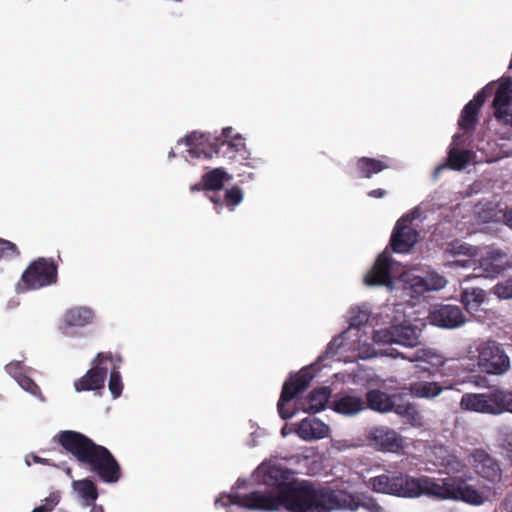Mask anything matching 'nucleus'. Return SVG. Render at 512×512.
I'll return each mask as SVG.
<instances>
[{"mask_svg":"<svg viewBox=\"0 0 512 512\" xmlns=\"http://www.w3.org/2000/svg\"><path fill=\"white\" fill-rule=\"evenodd\" d=\"M312 379L313 375L307 369H302L284 382L277 403L279 416L283 420H288L295 415V410L286 409L285 404L293 400L298 394L303 393L309 387Z\"/></svg>","mask_w":512,"mask_h":512,"instance_id":"7","label":"nucleus"},{"mask_svg":"<svg viewBox=\"0 0 512 512\" xmlns=\"http://www.w3.org/2000/svg\"><path fill=\"white\" fill-rule=\"evenodd\" d=\"M494 116L497 121L512 125V101L510 84H500L493 100Z\"/></svg>","mask_w":512,"mask_h":512,"instance_id":"20","label":"nucleus"},{"mask_svg":"<svg viewBox=\"0 0 512 512\" xmlns=\"http://www.w3.org/2000/svg\"><path fill=\"white\" fill-rule=\"evenodd\" d=\"M20 255V251L13 242L0 238V260H9Z\"/></svg>","mask_w":512,"mask_h":512,"instance_id":"41","label":"nucleus"},{"mask_svg":"<svg viewBox=\"0 0 512 512\" xmlns=\"http://www.w3.org/2000/svg\"><path fill=\"white\" fill-rule=\"evenodd\" d=\"M362 321H360L358 324H360ZM357 323L355 321L352 322V325H356Z\"/></svg>","mask_w":512,"mask_h":512,"instance_id":"55","label":"nucleus"},{"mask_svg":"<svg viewBox=\"0 0 512 512\" xmlns=\"http://www.w3.org/2000/svg\"><path fill=\"white\" fill-rule=\"evenodd\" d=\"M58 279V268L54 260L40 257L32 261L22 273L16 291L22 293L55 284Z\"/></svg>","mask_w":512,"mask_h":512,"instance_id":"4","label":"nucleus"},{"mask_svg":"<svg viewBox=\"0 0 512 512\" xmlns=\"http://www.w3.org/2000/svg\"><path fill=\"white\" fill-rule=\"evenodd\" d=\"M367 440L378 451L398 453L403 449L402 437L389 427L372 428L367 435Z\"/></svg>","mask_w":512,"mask_h":512,"instance_id":"15","label":"nucleus"},{"mask_svg":"<svg viewBox=\"0 0 512 512\" xmlns=\"http://www.w3.org/2000/svg\"><path fill=\"white\" fill-rule=\"evenodd\" d=\"M242 200L243 192L238 186H233L232 188L226 190L224 194L225 205L229 207L231 210H233L235 206L240 204Z\"/></svg>","mask_w":512,"mask_h":512,"instance_id":"43","label":"nucleus"},{"mask_svg":"<svg viewBox=\"0 0 512 512\" xmlns=\"http://www.w3.org/2000/svg\"><path fill=\"white\" fill-rule=\"evenodd\" d=\"M429 318L432 324L443 328H456L465 322L461 308L450 304L436 305Z\"/></svg>","mask_w":512,"mask_h":512,"instance_id":"17","label":"nucleus"},{"mask_svg":"<svg viewBox=\"0 0 512 512\" xmlns=\"http://www.w3.org/2000/svg\"><path fill=\"white\" fill-rule=\"evenodd\" d=\"M16 380H17L18 384L25 391L29 392L30 394H32L36 397L44 399L39 386L36 384V382L32 378H30L29 376H27L25 374H19L16 377Z\"/></svg>","mask_w":512,"mask_h":512,"instance_id":"39","label":"nucleus"},{"mask_svg":"<svg viewBox=\"0 0 512 512\" xmlns=\"http://www.w3.org/2000/svg\"><path fill=\"white\" fill-rule=\"evenodd\" d=\"M492 292L499 299L507 300L512 299V277L498 282L493 286Z\"/></svg>","mask_w":512,"mask_h":512,"instance_id":"38","label":"nucleus"},{"mask_svg":"<svg viewBox=\"0 0 512 512\" xmlns=\"http://www.w3.org/2000/svg\"><path fill=\"white\" fill-rule=\"evenodd\" d=\"M398 471H386L383 474L371 477L367 486L376 493L396 496Z\"/></svg>","mask_w":512,"mask_h":512,"instance_id":"25","label":"nucleus"},{"mask_svg":"<svg viewBox=\"0 0 512 512\" xmlns=\"http://www.w3.org/2000/svg\"><path fill=\"white\" fill-rule=\"evenodd\" d=\"M409 390L418 398H434L441 394L444 387L437 382L419 381L411 383Z\"/></svg>","mask_w":512,"mask_h":512,"instance_id":"34","label":"nucleus"},{"mask_svg":"<svg viewBox=\"0 0 512 512\" xmlns=\"http://www.w3.org/2000/svg\"><path fill=\"white\" fill-rule=\"evenodd\" d=\"M72 486L81 498L82 504L85 507L95 503L99 496L97 486L90 478L75 480L73 481Z\"/></svg>","mask_w":512,"mask_h":512,"instance_id":"32","label":"nucleus"},{"mask_svg":"<svg viewBox=\"0 0 512 512\" xmlns=\"http://www.w3.org/2000/svg\"><path fill=\"white\" fill-rule=\"evenodd\" d=\"M497 401V415H500L504 412L512 413V392L498 390V397L495 399Z\"/></svg>","mask_w":512,"mask_h":512,"instance_id":"40","label":"nucleus"},{"mask_svg":"<svg viewBox=\"0 0 512 512\" xmlns=\"http://www.w3.org/2000/svg\"><path fill=\"white\" fill-rule=\"evenodd\" d=\"M265 483L277 489V493H282L286 487H296L299 482L293 479V472L280 465L269 467L265 474Z\"/></svg>","mask_w":512,"mask_h":512,"instance_id":"23","label":"nucleus"},{"mask_svg":"<svg viewBox=\"0 0 512 512\" xmlns=\"http://www.w3.org/2000/svg\"><path fill=\"white\" fill-rule=\"evenodd\" d=\"M90 506H91L90 512H104V509L101 505H96L95 503H93Z\"/></svg>","mask_w":512,"mask_h":512,"instance_id":"53","label":"nucleus"},{"mask_svg":"<svg viewBox=\"0 0 512 512\" xmlns=\"http://www.w3.org/2000/svg\"><path fill=\"white\" fill-rule=\"evenodd\" d=\"M224 168H215L202 175L205 192H219L223 189L226 182L231 180Z\"/></svg>","mask_w":512,"mask_h":512,"instance_id":"31","label":"nucleus"},{"mask_svg":"<svg viewBox=\"0 0 512 512\" xmlns=\"http://www.w3.org/2000/svg\"><path fill=\"white\" fill-rule=\"evenodd\" d=\"M286 489L282 493L272 494L268 492L252 491L249 494L228 495V501L225 505L235 504L240 507L248 508L251 510L261 511H279L281 508H286L285 495Z\"/></svg>","mask_w":512,"mask_h":512,"instance_id":"5","label":"nucleus"},{"mask_svg":"<svg viewBox=\"0 0 512 512\" xmlns=\"http://www.w3.org/2000/svg\"><path fill=\"white\" fill-rule=\"evenodd\" d=\"M108 388H109L113 398H118L122 393V390H123L122 378H121L120 372L115 367H113V369L110 373Z\"/></svg>","mask_w":512,"mask_h":512,"instance_id":"42","label":"nucleus"},{"mask_svg":"<svg viewBox=\"0 0 512 512\" xmlns=\"http://www.w3.org/2000/svg\"><path fill=\"white\" fill-rule=\"evenodd\" d=\"M389 159L383 156L382 159L360 157L356 161V169L363 178H371L374 174H378L390 167Z\"/></svg>","mask_w":512,"mask_h":512,"instance_id":"29","label":"nucleus"},{"mask_svg":"<svg viewBox=\"0 0 512 512\" xmlns=\"http://www.w3.org/2000/svg\"><path fill=\"white\" fill-rule=\"evenodd\" d=\"M486 300V291L479 287L463 288L460 294V301L469 313L478 312Z\"/></svg>","mask_w":512,"mask_h":512,"instance_id":"28","label":"nucleus"},{"mask_svg":"<svg viewBox=\"0 0 512 512\" xmlns=\"http://www.w3.org/2000/svg\"><path fill=\"white\" fill-rule=\"evenodd\" d=\"M396 261L392 258L388 248L378 255L374 265L366 273L364 283L368 286L393 287L392 269Z\"/></svg>","mask_w":512,"mask_h":512,"instance_id":"12","label":"nucleus"},{"mask_svg":"<svg viewBox=\"0 0 512 512\" xmlns=\"http://www.w3.org/2000/svg\"><path fill=\"white\" fill-rule=\"evenodd\" d=\"M453 496L451 500L463 501L474 506L482 505L485 502L484 495L461 477H455Z\"/></svg>","mask_w":512,"mask_h":512,"instance_id":"22","label":"nucleus"},{"mask_svg":"<svg viewBox=\"0 0 512 512\" xmlns=\"http://www.w3.org/2000/svg\"><path fill=\"white\" fill-rule=\"evenodd\" d=\"M387 195V191L382 188L373 189L368 192V196L372 198H383Z\"/></svg>","mask_w":512,"mask_h":512,"instance_id":"48","label":"nucleus"},{"mask_svg":"<svg viewBox=\"0 0 512 512\" xmlns=\"http://www.w3.org/2000/svg\"><path fill=\"white\" fill-rule=\"evenodd\" d=\"M397 415L406 419L412 426L422 425V416L417 409V406L412 403L394 404L392 409Z\"/></svg>","mask_w":512,"mask_h":512,"instance_id":"35","label":"nucleus"},{"mask_svg":"<svg viewBox=\"0 0 512 512\" xmlns=\"http://www.w3.org/2000/svg\"><path fill=\"white\" fill-rule=\"evenodd\" d=\"M94 311L85 306H75L65 311L59 329L66 336L73 335L74 328H82L91 324L94 319Z\"/></svg>","mask_w":512,"mask_h":512,"instance_id":"18","label":"nucleus"},{"mask_svg":"<svg viewBox=\"0 0 512 512\" xmlns=\"http://www.w3.org/2000/svg\"><path fill=\"white\" fill-rule=\"evenodd\" d=\"M512 265L505 252L499 249L488 250L474 267L475 276L496 278Z\"/></svg>","mask_w":512,"mask_h":512,"instance_id":"14","label":"nucleus"},{"mask_svg":"<svg viewBox=\"0 0 512 512\" xmlns=\"http://www.w3.org/2000/svg\"><path fill=\"white\" fill-rule=\"evenodd\" d=\"M447 251L453 256L465 255L472 256V247L466 243H462L458 240L452 241L448 244Z\"/></svg>","mask_w":512,"mask_h":512,"instance_id":"44","label":"nucleus"},{"mask_svg":"<svg viewBox=\"0 0 512 512\" xmlns=\"http://www.w3.org/2000/svg\"><path fill=\"white\" fill-rule=\"evenodd\" d=\"M232 132H233V129L231 127L224 128L221 136L216 137L215 139L231 140L232 138H234V136H232Z\"/></svg>","mask_w":512,"mask_h":512,"instance_id":"50","label":"nucleus"},{"mask_svg":"<svg viewBox=\"0 0 512 512\" xmlns=\"http://www.w3.org/2000/svg\"><path fill=\"white\" fill-rule=\"evenodd\" d=\"M25 462L28 466H31L32 463H34L60 468V465L55 464L51 458H43L33 453L26 456Z\"/></svg>","mask_w":512,"mask_h":512,"instance_id":"45","label":"nucleus"},{"mask_svg":"<svg viewBox=\"0 0 512 512\" xmlns=\"http://www.w3.org/2000/svg\"><path fill=\"white\" fill-rule=\"evenodd\" d=\"M397 355L402 357V358H404V359H408L411 362L417 360V357H406V356H404V355H402L400 353H398Z\"/></svg>","mask_w":512,"mask_h":512,"instance_id":"54","label":"nucleus"},{"mask_svg":"<svg viewBox=\"0 0 512 512\" xmlns=\"http://www.w3.org/2000/svg\"><path fill=\"white\" fill-rule=\"evenodd\" d=\"M496 397L498 390L490 393H465L461 397L460 407L466 411L497 415Z\"/></svg>","mask_w":512,"mask_h":512,"instance_id":"16","label":"nucleus"},{"mask_svg":"<svg viewBox=\"0 0 512 512\" xmlns=\"http://www.w3.org/2000/svg\"><path fill=\"white\" fill-rule=\"evenodd\" d=\"M329 426L319 419H304L297 427L298 436L306 441L323 439L329 434Z\"/></svg>","mask_w":512,"mask_h":512,"instance_id":"24","label":"nucleus"},{"mask_svg":"<svg viewBox=\"0 0 512 512\" xmlns=\"http://www.w3.org/2000/svg\"><path fill=\"white\" fill-rule=\"evenodd\" d=\"M455 477H448L436 481L428 476H420L419 497L426 495L430 498L451 500L453 496V485Z\"/></svg>","mask_w":512,"mask_h":512,"instance_id":"19","label":"nucleus"},{"mask_svg":"<svg viewBox=\"0 0 512 512\" xmlns=\"http://www.w3.org/2000/svg\"><path fill=\"white\" fill-rule=\"evenodd\" d=\"M53 440L72 455L79 466L94 473L104 483H116L122 477V469L114 455L105 446L74 430L58 432Z\"/></svg>","mask_w":512,"mask_h":512,"instance_id":"1","label":"nucleus"},{"mask_svg":"<svg viewBox=\"0 0 512 512\" xmlns=\"http://www.w3.org/2000/svg\"><path fill=\"white\" fill-rule=\"evenodd\" d=\"M478 365L487 374L502 375L510 369V359L496 341H486L478 349Z\"/></svg>","mask_w":512,"mask_h":512,"instance_id":"6","label":"nucleus"},{"mask_svg":"<svg viewBox=\"0 0 512 512\" xmlns=\"http://www.w3.org/2000/svg\"><path fill=\"white\" fill-rule=\"evenodd\" d=\"M502 447L508 460L512 463V432L505 434Z\"/></svg>","mask_w":512,"mask_h":512,"instance_id":"47","label":"nucleus"},{"mask_svg":"<svg viewBox=\"0 0 512 512\" xmlns=\"http://www.w3.org/2000/svg\"><path fill=\"white\" fill-rule=\"evenodd\" d=\"M460 135L456 134L453 137V143L455 144ZM472 157V152L467 149H458L454 145H451L447 154V164H440L435 168L434 174L437 176L441 171L446 168H450L452 170L460 171L464 169L467 164L470 162Z\"/></svg>","mask_w":512,"mask_h":512,"instance_id":"21","label":"nucleus"},{"mask_svg":"<svg viewBox=\"0 0 512 512\" xmlns=\"http://www.w3.org/2000/svg\"><path fill=\"white\" fill-rule=\"evenodd\" d=\"M419 282L425 290L430 291L442 289L445 287L447 280L438 274H430L426 278H421Z\"/></svg>","mask_w":512,"mask_h":512,"instance_id":"37","label":"nucleus"},{"mask_svg":"<svg viewBox=\"0 0 512 512\" xmlns=\"http://www.w3.org/2000/svg\"><path fill=\"white\" fill-rule=\"evenodd\" d=\"M285 510L288 512H332L353 508L350 493L342 489L301 481L296 487H286Z\"/></svg>","mask_w":512,"mask_h":512,"instance_id":"2","label":"nucleus"},{"mask_svg":"<svg viewBox=\"0 0 512 512\" xmlns=\"http://www.w3.org/2000/svg\"><path fill=\"white\" fill-rule=\"evenodd\" d=\"M113 356L110 352L98 353L96 357V365L90 368L84 376L74 382L77 392L96 391L104 388L108 369L103 366L104 361H112Z\"/></svg>","mask_w":512,"mask_h":512,"instance_id":"13","label":"nucleus"},{"mask_svg":"<svg viewBox=\"0 0 512 512\" xmlns=\"http://www.w3.org/2000/svg\"><path fill=\"white\" fill-rule=\"evenodd\" d=\"M373 339L382 344H400L407 347H415L419 344V333L412 325H392L388 328L374 332Z\"/></svg>","mask_w":512,"mask_h":512,"instance_id":"8","label":"nucleus"},{"mask_svg":"<svg viewBox=\"0 0 512 512\" xmlns=\"http://www.w3.org/2000/svg\"><path fill=\"white\" fill-rule=\"evenodd\" d=\"M196 140L195 133L185 137V142L189 146L188 154L192 158L210 159L214 155L230 160L237 158L244 160L246 158V144L240 134L235 135L231 140L214 139L207 149L195 145Z\"/></svg>","mask_w":512,"mask_h":512,"instance_id":"3","label":"nucleus"},{"mask_svg":"<svg viewBox=\"0 0 512 512\" xmlns=\"http://www.w3.org/2000/svg\"><path fill=\"white\" fill-rule=\"evenodd\" d=\"M354 504L353 508H341L340 510L356 511L359 507L364 508L369 512H383V507L377 502V500L371 496L361 495V497L355 496L350 493Z\"/></svg>","mask_w":512,"mask_h":512,"instance_id":"36","label":"nucleus"},{"mask_svg":"<svg viewBox=\"0 0 512 512\" xmlns=\"http://www.w3.org/2000/svg\"><path fill=\"white\" fill-rule=\"evenodd\" d=\"M364 401L355 395H337L332 403L335 412L344 415H354L364 409Z\"/></svg>","mask_w":512,"mask_h":512,"instance_id":"26","label":"nucleus"},{"mask_svg":"<svg viewBox=\"0 0 512 512\" xmlns=\"http://www.w3.org/2000/svg\"><path fill=\"white\" fill-rule=\"evenodd\" d=\"M470 262H471L470 260H464V261L455 260V261L451 262V264L453 266L468 267Z\"/></svg>","mask_w":512,"mask_h":512,"instance_id":"52","label":"nucleus"},{"mask_svg":"<svg viewBox=\"0 0 512 512\" xmlns=\"http://www.w3.org/2000/svg\"><path fill=\"white\" fill-rule=\"evenodd\" d=\"M496 88L494 83L484 86L462 109L458 126L465 133H471L475 130L479 120V111L485 100L490 97Z\"/></svg>","mask_w":512,"mask_h":512,"instance_id":"10","label":"nucleus"},{"mask_svg":"<svg viewBox=\"0 0 512 512\" xmlns=\"http://www.w3.org/2000/svg\"><path fill=\"white\" fill-rule=\"evenodd\" d=\"M206 196L214 204L216 211L219 213L220 209L225 204L224 198H222L219 195V192H213L212 194H209V192H206Z\"/></svg>","mask_w":512,"mask_h":512,"instance_id":"46","label":"nucleus"},{"mask_svg":"<svg viewBox=\"0 0 512 512\" xmlns=\"http://www.w3.org/2000/svg\"><path fill=\"white\" fill-rule=\"evenodd\" d=\"M190 191L192 193L199 192V191H204V181L201 179V182L192 185L190 187Z\"/></svg>","mask_w":512,"mask_h":512,"instance_id":"51","label":"nucleus"},{"mask_svg":"<svg viewBox=\"0 0 512 512\" xmlns=\"http://www.w3.org/2000/svg\"><path fill=\"white\" fill-rule=\"evenodd\" d=\"M366 401L367 406L371 410L380 413L392 411L395 404L392 398L387 393L378 389L368 391L366 394Z\"/></svg>","mask_w":512,"mask_h":512,"instance_id":"33","label":"nucleus"},{"mask_svg":"<svg viewBox=\"0 0 512 512\" xmlns=\"http://www.w3.org/2000/svg\"><path fill=\"white\" fill-rule=\"evenodd\" d=\"M418 241V232L411 225L408 216L397 220L389 241V247L394 253H408Z\"/></svg>","mask_w":512,"mask_h":512,"instance_id":"11","label":"nucleus"},{"mask_svg":"<svg viewBox=\"0 0 512 512\" xmlns=\"http://www.w3.org/2000/svg\"><path fill=\"white\" fill-rule=\"evenodd\" d=\"M331 396L329 387H320L314 389L306 399V405L302 407L303 411L309 414H315L322 411Z\"/></svg>","mask_w":512,"mask_h":512,"instance_id":"30","label":"nucleus"},{"mask_svg":"<svg viewBox=\"0 0 512 512\" xmlns=\"http://www.w3.org/2000/svg\"><path fill=\"white\" fill-rule=\"evenodd\" d=\"M503 221L512 230V207L504 211Z\"/></svg>","mask_w":512,"mask_h":512,"instance_id":"49","label":"nucleus"},{"mask_svg":"<svg viewBox=\"0 0 512 512\" xmlns=\"http://www.w3.org/2000/svg\"><path fill=\"white\" fill-rule=\"evenodd\" d=\"M420 492V477H413L398 471L396 497L418 498Z\"/></svg>","mask_w":512,"mask_h":512,"instance_id":"27","label":"nucleus"},{"mask_svg":"<svg viewBox=\"0 0 512 512\" xmlns=\"http://www.w3.org/2000/svg\"><path fill=\"white\" fill-rule=\"evenodd\" d=\"M475 473L484 480L497 484L502 480V468L498 459L485 449L473 450L469 457Z\"/></svg>","mask_w":512,"mask_h":512,"instance_id":"9","label":"nucleus"}]
</instances>
